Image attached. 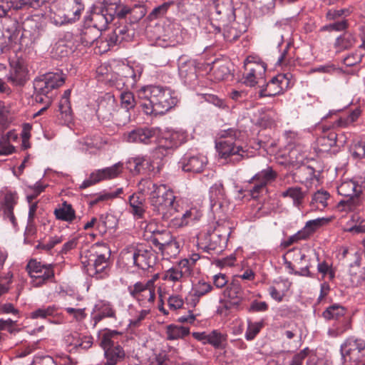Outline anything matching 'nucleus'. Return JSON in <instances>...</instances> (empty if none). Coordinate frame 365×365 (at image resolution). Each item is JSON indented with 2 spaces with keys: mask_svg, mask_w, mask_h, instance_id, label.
Here are the masks:
<instances>
[{
  "mask_svg": "<svg viewBox=\"0 0 365 365\" xmlns=\"http://www.w3.org/2000/svg\"><path fill=\"white\" fill-rule=\"evenodd\" d=\"M142 101L140 106L147 115H163L178 103L175 93L170 88L160 86H147L138 91Z\"/></svg>",
  "mask_w": 365,
  "mask_h": 365,
  "instance_id": "1",
  "label": "nucleus"
},
{
  "mask_svg": "<svg viewBox=\"0 0 365 365\" xmlns=\"http://www.w3.org/2000/svg\"><path fill=\"white\" fill-rule=\"evenodd\" d=\"M140 190L150 195V202L153 210L162 218L168 220L176 212L174 206L175 196L172 190L165 185H157L150 180H143L140 182Z\"/></svg>",
  "mask_w": 365,
  "mask_h": 365,
  "instance_id": "2",
  "label": "nucleus"
},
{
  "mask_svg": "<svg viewBox=\"0 0 365 365\" xmlns=\"http://www.w3.org/2000/svg\"><path fill=\"white\" fill-rule=\"evenodd\" d=\"M110 250L105 243H96L81 254V262L86 272L97 279L105 278L108 274Z\"/></svg>",
  "mask_w": 365,
  "mask_h": 365,
  "instance_id": "3",
  "label": "nucleus"
},
{
  "mask_svg": "<svg viewBox=\"0 0 365 365\" xmlns=\"http://www.w3.org/2000/svg\"><path fill=\"white\" fill-rule=\"evenodd\" d=\"M147 240L158 249L162 255L173 257L180 252V245L171 232L167 230H158L153 225L145 227Z\"/></svg>",
  "mask_w": 365,
  "mask_h": 365,
  "instance_id": "4",
  "label": "nucleus"
},
{
  "mask_svg": "<svg viewBox=\"0 0 365 365\" xmlns=\"http://www.w3.org/2000/svg\"><path fill=\"white\" fill-rule=\"evenodd\" d=\"M120 257L127 264H133L143 270L153 267L157 260L154 250L143 245L127 247L121 252Z\"/></svg>",
  "mask_w": 365,
  "mask_h": 365,
  "instance_id": "5",
  "label": "nucleus"
},
{
  "mask_svg": "<svg viewBox=\"0 0 365 365\" xmlns=\"http://www.w3.org/2000/svg\"><path fill=\"white\" fill-rule=\"evenodd\" d=\"M26 270L29 276L33 279L34 287H41L48 282H53L55 274L53 265L44 264L36 259H31L26 265Z\"/></svg>",
  "mask_w": 365,
  "mask_h": 365,
  "instance_id": "6",
  "label": "nucleus"
},
{
  "mask_svg": "<svg viewBox=\"0 0 365 365\" xmlns=\"http://www.w3.org/2000/svg\"><path fill=\"white\" fill-rule=\"evenodd\" d=\"M341 352L345 362H352L355 365L365 364L361 361L365 356V340L349 337L341 346Z\"/></svg>",
  "mask_w": 365,
  "mask_h": 365,
  "instance_id": "7",
  "label": "nucleus"
},
{
  "mask_svg": "<svg viewBox=\"0 0 365 365\" xmlns=\"http://www.w3.org/2000/svg\"><path fill=\"white\" fill-rule=\"evenodd\" d=\"M266 70L264 63L246 60L241 82L247 86L253 87L263 80Z\"/></svg>",
  "mask_w": 365,
  "mask_h": 365,
  "instance_id": "8",
  "label": "nucleus"
},
{
  "mask_svg": "<svg viewBox=\"0 0 365 365\" xmlns=\"http://www.w3.org/2000/svg\"><path fill=\"white\" fill-rule=\"evenodd\" d=\"M123 170V163L118 162L110 167L99 169L91 173L88 179L84 180L80 188L84 189L102 180L118 178Z\"/></svg>",
  "mask_w": 365,
  "mask_h": 365,
  "instance_id": "9",
  "label": "nucleus"
},
{
  "mask_svg": "<svg viewBox=\"0 0 365 365\" xmlns=\"http://www.w3.org/2000/svg\"><path fill=\"white\" fill-rule=\"evenodd\" d=\"M65 78L58 73H48L34 81V93L48 95L53 89L61 86Z\"/></svg>",
  "mask_w": 365,
  "mask_h": 365,
  "instance_id": "10",
  "label": "nucleus"
},
{
  "mask_svg": "<svg viewBox=\"0 0 365 365\" xmlns=\"http://www.w3.org/2000/svg\"><path fill=\"white\" fill-rule=\"evenodd\" d=\"M130 296L136 299L140 305L150 308L155 302V289L151 288L142 282H138L128 287Z\"/></svg>",
  "mask_w": 365,
  "mask_h": 365,
  "instance_id": "11",
  "label": "nucleus"
},
{
  "mask_svg": "<svg viewBox=\"0 0 365 365\" xmlns=\"http://www.w3.org/2000/svg\"><path fill=\"white\" fill-rule=\"evenodd\" d=\"M215 19L220 22L219 26L225 27L235 20V9L232 0H215Z\"/></svg>",
  "mask_w": 365,
  "mask_h": 365,
  "instance_id": "12",
  "label": "nucleus"
},
{
  "mask_svg": "<svg viewBox=\"0 0 365 365\" xmlns=\"http://www.w3.org/2000/svg\"><path fill=\"white\" fill-rule=\"evenodd\" d=\"M291 76L292 75L287 73H279L273 77L267 83L266 87L259 91V97L274 96L282 93L289 86Z\"/></svg>",
  "mask_w": 365,
  "mask_h": 365,
  "instance_id": "13",
  "label": "nucleus"
},
{
  "mask_svg": "<svg viewBox=\"0 0 365 365\" xmlns=\"http://www.w3.org/2000/svg\"><path fill=\"white\" fill-rule=\"evenodd\" d=\"M215 148L222 158L226 159L235 156V160L240 162L247 157V150L242 145L230 140H220L218 142H216Z\"/></svg>",
  "mask_w": 365,
  "mask_h": 365,
  "instance_id": "14",
  "label": "nucleus"
},
{
  "mask_svg": "<svg viewBox=\"0 0 365 365\" xmlns=\"http://www.w3.org/2000/svg\"><path fill=\"white\" fill-rule=\"evenodd\" d=\"M124 140L130 143L150 144L158 137V129L155 128H138L123 135Z\"/></svg>",
  "mask_w": 365,
  "mask_h": 365,
  "instance_id": "15",
  "label": "nucleus"
},
{
  "mask_svg": "<svg viewBox=\"0 0 365 365\" xmlns=\"http://www.w3.org/2000/svg\"><path fill=\"white\" fill-rule=\"evenodd\" d=\"M146 14L145 8L139 4L132 6L121 4L113 13V17L116 16L120 19H128L130 23H136L143 19Z\"/></svg>",
  "mask_w": 365,
  "mask_h": 365,
  "instance_id": "16",
  "label": "nucleus"
},
{
  "mask_svg": "<svg viewBox=\"0 0 365 365\" xmlns=\"http://www.w3.org/2000/svg\"><path fill=\"white\" fill-rule=\"evenodd\" d=\"M178 133H167L157 139V147L154 150V154L158 158H163L168 154L169 151L179 145Z\"/></svg>",
  "mask_w": 365,
  "mask_h": 365,
  "instance_id": "17",
  "label": "nucleus"
},
{
  "mask_svg": "<svg viewBox=\"0 0 365 365\" xmlns=\"http://www.w3.org/2000/svg\"><path fill=\"white\" fill-rule=\"evenodd\" d=\"M115 107L116 103L113 96L106 95L100 98L96 108V115L98 119L103 122L111 120Z\"/></svg>",
  "mask_w": 365,
  "mask_h": 365,
  "instance_id": "18",
  "label": "nucleus"
},
{
  "mask_svg": "<svg viewBox=\"0 0 365 365\" xmlns=\"http://www.w3.org/2000/svg\"><path fill=\"white\" fill-rule=\"evenodd\" d=\"M192 269L189 265V260L183 259L178 264L168 269L163 279L171 282H180L184 277H188L191 274Z\"/></svg>",
  "mask_w": 365,
  "mask_h": 365,
  "instance_id": "19",
  "label": "nucleus"
},
{
  "mask_svg": "<svg viewBox=\"0 0 365 365\" xmlns=\"http://www.w3.org/2000/svg\"><path fill=\"white\" fill-rule=\"evenodd\" d=\"M179 163L183 171L199 173L204 170L207 160L201 155L185 156Z\"/></svg>",
  "mask_w": 365,
  "mask_h": 365,
  "instance_id": "20",
  "label": "nucleus"
},
{
  "mask_svg": "<svg viewBox=\"0 0 365 365\" xmlns=\"http://www.w3.org/2000/svg\"><path fill=\"white\" fill-rule=\"evenodd\" d=\"M134 32L127 25L116 26L107 39L108 46L111 47L123 42L131 41Z\"/></svg>",
  "mask_w": 365,
  "mask_h": 365,
  "instance_id": "21",
  "label": "nucleus"
},
{
  "mask_svg": "<svg viewBox=\"0 0 365 365\" xmlns=\"http://www.w3.org/2000/svg\"><path fill=\"white\" fill-rule=\"evenodd\" d=\"M11 67L7 81L14 86H23L28 80L27 68L19 61L11 63Z\"/></svg>",
  "mask_w": 365,
  "mask_h": 365,
  "instance_id": "22",
  "label": "nucleus"
},
{
  "mask_svg": "<svg viewBox=\"0 0 365 365\" xmlns=\"http://www.w3.org/2000/svg\"><path fill=\"white\" fill-rule=\"evenodd\" d=\"M223 295L233 305H240L246 299V294L237 279L232 280L227 284L223 291Z\"/></svg>",
  "mask_w": 365,
  "mask_h": 365,
  "instance_id": "23",
  "label": "nucleus"
},
{
  "mask_svg": "<svg viewBox=\"0 0 365 365\" xmlns=\"http://www.w3.org/2000/svg\"><path fill=\"white\" fill-rule=\"evenodd\" d=\"M213 289V287L209 282L200 280L195 284L186 297V301L191 307H195L200 302V299Z\"/></svg>",
  "mask_w": 365,
  "mask_h": 365,
  "instance_id": "24",
  "label": "nucleus"
},
{
  "mask_svg": "<svg viewBox=\"0 0 365 365\" xmlns=\"http://www.w3.org/2000/svg\"><path fill=\"white\" fill-rule=\"evenodd\" d=\"M229 228L218 225L210 235V243L209 247L211 250H216L217 248H222L227 242L228 237L230 232L228 231Z\"/></svg>",
  "mask_w": 365,
  "mask_h": 365,
  "instance_id": "25",
  "label": "nucleus"
},
{
  "mask_svg": "<svg viewBox=\"0 0 365 365\" xmlns=\"http://www.w3.org/2000/svg\"><path fill=\"white\" fill-rule=\"evenodd\" d=\"M202 216V212L196 207H193L186 210L180 217H175L172 220L173 226L176 227H182L188 225L190 222H197Z\"/></svg>",
  "mask_w": 365,
  "mask_h": 365,
  "instance_id": "26",
  "label": "nucleus"
},
{
  "mask_svg": "<svg viewBox=\"0 0 365 365\" xmlns=\"http://www.w3.org/2000/svg\"><path fill=\"white\" fill-rule=\"evenodd\" d=\"M195 62L188 60L179 66V74L187 83H191L197 79Z\"/></svg>",
  "mask_w": 365,
  "mask_h": 365,
  "instance_id": "27",
  "label": "nucleus"
},
{
  "mask_svg": "<svg viewBox=\"0 0 365 365\" xmlns=\"http://www.w3.org/2000/svg\"><path fill=\"white\" fill-rule=\"evenodd\" d=\"M17 203L16 195L7 193L4 197V203L3 205L4 217L9 219L14 226H16V219L14 214V207Z\"/></svg>",
  "mask_w": 365,
  "mask_h": 365,
  "instance_id": "28",
  "label": "nucleus"
},
{
  "mask_svg": "<svg viewBox=\"0 0 365 365\" xmlns=\"http://www.w3.org/2000/svg\"><path fill=\"white\" fill-rule=\"evenodd\" d=\"M54 215L56 219L67 222H72L76 218V212L71 204L64 201L58 207L54 210Z\"/></svg>",
  "mask_w": 365,
  "mask_h": 365,
  "instance_id": "29",
  "label": "nucleus"
},
{
  "mask_svg": "<svg viewBox=\"0 0 365 365\" xmlns=\"http://www.w3.org/2000/svg\"><path fill=\"white\" fill-rule=\"evenodd\" d=\"M83 9L84 6L81 4V0L68 1L67 8L66 9V13L64 14V21L70 22L78 19Z\"/></svg>",
  "mask_w": 365,
  "mask_h": 365,
  "instance_id": "30",
  "label": "nucleus"
},
{
  "mask_svg": "<svg viewBox=\"0 0 365 365\" xmlns=\"http://www.w3.org/2000/svg\"><path fill=\"white\" fill-rule=\"evenodd\" d=\"M277 173L268 166L265 169L256 173L248 182H258L265 186L275 181Z\"/></svg>",
  "mask_w": 365,
  "mask_h": 365,
  "instance_id": "31",
  "label": "nucleus"
},
{
  "mask_svg": "<svg viewBox=\"0 0 365 365\" xmlns=\"http://www.w3.org/2000/svg\"><path fill=\"white\" fill-rule=\"evenodd\" d=\"M125 354L123 349L118 344L116 347H113L104 350V356L106 361L104 365H116L118 362L123 361Z\"/></svg>",
  "mask_w": 365,
  "mask_h": 365,
  "instance_id": "32",
  "label": "nucleus"
},
{
  "mask_svg": "<svg viewBox=\"0 0 365 365\" xmlns=\"http://www.w3.org/2000/svg\"><path fill=\"white\" fill-rule=\"evenodd\" d=\"M306 195L307 192L299 186L289 187L281 193V197H289L292 200L293 205L298 207L303 203Z\"/></svg>",
  "mask_w": 365,
  "mask_h": 365,
  "instance_id": "33",
  "label": "nucleus"
},
{
  "mask_svg": "<svg viewBox=\"0 0 365 365\" xmlns=\"http://www.w3.org/2000/svg\"><path fill=\"white\" fill-rule=\"evenodd\" d=\"M360 195L361 193H356L353 196L346 197L347 199L342 200L338 203L337 208L341 212L354 211L362 205L363 200Z\"/></svg>",
  "mask_w": 365,
  "mask_h": 365,
  "instance_id": "34",
  "label": "nucleus"
},
{
  "mask_svg": "<svg viewBox=\"0 0 365 365\" xmlns=\"http://www.w3.org/2000/svg\"><path fill=\"white\" fill-rule=\"evenodd\" d=\"M101 36L100 30L95 27L88 26L85 28L81 34V42L85 46H90L93 43H99L98 38Z\"/></svg>",
  "mask_w": 365,
  "mask_h": 365,
  "instance_id": "35",
  "label": "nucleus"
},
{
  "mask_svg": "<svg viewBox=\"0 0 365 365\" xmlns=\"http://www.w3.org/2000/svg\"><path fill=\"white\" fill-rule=\"evenodd\" d=\"M120 336V333L116 331L106 330L101 333L99 337L101 346L103 350L116 347V340Z\"/></svg>",
  "mask_w": 365,
  "mask_h": 365,
  "instance_id": "36",
  "label": "nucleus"
},
{
  "mask_svg": "<svg viewBox=\"0 0 365 365\" xmlns=\"http://www.w3.org/2000/svg\"><path fill=\"white\" fill-rule=\"evenodd\" d=\"M361 115V110L360 108H355L353 110L349 113V115L344 117H340L334 123V126L339 128H347L355 123Z\"/></svg>",
  "mask_w": 365,
  "mask_h": 365,
  "instance_id": "37",
  "label": "nucleus"
},
{
  "mask_svg": "<svg viewBox=\"0 0 365 365\" xmlns=\"http://www.w3.org/2000/svg\"><path fill=\"white\" fill-rule=\"evenodd\" d=\"M346 309L344 307L334 304L327 307L322 313L323 317L327 320H340L345 316Z\"/></svg>",
  "mask_w": 365,
  "mask_h": 365,
  "instance_id": "38",
  "label": "nucleus"
},
{
  "mask_svg": "<svg viewBox=\"0 0 365 365\" xmlns=\"http://www.w3.org/2000/svg\"><path fill=\"white\" fill-rule=\"evenodd\" d=\"M338 192L345 197L353 196L356 193H361V187L356 182L349 180L342 182L337 188Z\"/></svg>",
  "mask_w": 365,
  "mask_h": 365,
  "instance_id": "39",
  "label": "nucleus"
},
{
  "mask_svg": "<svg viewBox=\"0 0 365 365\" xmlns=\"http://www.w3.org/2000/svg\"><path fill=\"white\" fill-rule=\"evenodd\" d=\"M130 212L138 218H142L145 212L143 201L137 195H132L129 198Z\"/></svg>",
  "mask_w": 365,
  "mask_h": 365,
  "instance_id": "40",
  "label": "nucleus"
},
{
  "mask_svg": "<svg viewBox=\"0 0 365 365\" xmlns=\"http://www.w3.org/2000/svg\"><path fill=\"white\" fill-rule=\"evenodd\" d=\"M329 198L330 195L327 191L318 190L313 195L310 205L316 209L322 210L328 205Z\"/></svg>",
  "mask_w": 365,
  "mask_h": 365,
  "instance_id": "41",
  "label": "nucleus"
},
{
  "mask_svg": "<svg viewBox=\"0 0 365 365\" xmlns=\"http://www.w3.org/2000/svg\"><path fill=\"white\" fill-rule=\"evenodd\" d=\"M189 333L190 329L188 327L174 324H170L167 327L166 334L167 339L168 340L182 339L188 335Z\"/></svg>",
  "mask_w": 365,
  "mask_h": 365,
  "instance_id": "42",
  "label": "nucleus"
},
{
  "mask_svg": "<svg viewBox=\"0 0 365 365\" xmlns=\"http://www.w3.org/2000/svg\"><path fill=\"white\" fill-rule=\"evenodd\" d=\"M355 42L356 38L354 36L349 32H345L336 38L335 47L338 51H342L350 48L354 45Z\"/></svg>",
  "mask_w": 365,
  "mask_h": 365,
  "instance_id": "43",
  "label": "nucleus"
},
{
  "mask_svg": "<svg viewBox=\"0 0 365 365\" xmlns=\"http://www.w3.org/2000/svg\"><path fill=\"white\" fill-rule=\"evenodd\" d=\"M113 19V16L107 14L106 12L102 13H96L92 16L91 20L93 22V26L92 27H95L100 30V32L105 29L108 25V24Z\"/></svg>",
  "mask_w": 365,
  "mask_h": 365,
  "instance_id": "44",
  "label": "nucleus"
},
{
  "mask_svg": "<svg viewBox=\"0 0 365 365\" xmlns=\"http://www.w3.org/2000/svg\"><path fill=\"white\" fill-rule=\"evenodd\" d=\"M324 221L327 220L324 218H317L308 221L304 228L299 231V235H302V237L305 240L309 238L317 228L322 225Z\"/></svg>",
  "mask_w": 365,
  "mask_h": 365,
  "instance_id": "45",
  "label": "nucleus"
},
{
  "mask_svg": "<svg viewBox=\"0 0 365 365\" xmlns=\"http://www.w3.org/2000/svg\"><path fill=\"white\" fill-rule=\"evenodd\" d=\"M338 324L334 326L331 329H329V333L331 336H337L341 335L346 331L351 329V319L348 317H344L340 320H338Z\"/></svg>",
  "mask_w": 365,
  "mask_h": 365,
  "instance_id": "46",
  "label": "nucleus"
},
{
  "mask_svg": "<svg viewBox=\"0 0 365 365\" xmlns=\"http://www.w3.org/2000/svg\"><path fill=\"white\" fill-rule=\"evenodd\" d=\"M227 334L218 330H213L208 333L207 344L212 345L215 349H219L222 347L223 344L227 341Z\"/></svg>",
  "mask_w": 365,
  "mask_h": 365,
  "instance_id": "47",
  "label": "nucleus"
},
{
  "mask_svg": "<svg viewBox=\"0 0 365 365\" xmlns=\"http://www.w3.org/2000/svg\"><path fill=\"white\" fill-rule=\"evenodd\" d=\"M212 75L215 81H220L227 78L230 75V71L227 65L216 63L213 65Z\"/></svg>",
  "mask_w": 365,
  "mask_h": 365,
  "instance_id": "48",
  "label": "nucleus"
},
{
  "mask_svg": "<svg viewBox=\"0 0 365 365\" xmlns=\"http://www.w3.org/2000/svg\"><path fill=\"white\" fill-rule=\"evenodd\" d=\"M57 312V308L56 306H48L46 307H41L38 308L32 312H31V318L36 319H45L48 317L54 316Z\"/></svg>",
  "mask_w": 365,
  "mask_h": 365,
  "instance_id": "49",
  "label": "nucleus"
},
{
  "mask_svg": "<svg viewBox=\"0 0 365 365\" xmlns=\"http://www.w3.org/2000/svg\"><path fill=\"white\" fill-rule=\"evenodd\" d=\"M225 192L222 183H215L210 190V198L212 205H214L220 200L225 198Z\"/></svg>",
  "mask_w": 365,
  "mask_h": 365,
  "instance_id": "50",
  "label": "nucleus"
},
{
  "mask_svg": "<svg viewBox=\"0 0 365 365\" xmlns=\"http://www.w3.org/2000/svg\"><path fill=\"white\" fill-rule=\"evenodd\" d=\"M337 134L334 131H330L327 134H324L318 139V143L324 150H329L336 144Z\"/></svg>",
  "mask_w": 365,
  "mask_h": 365,
  "instance_id": "51",
  "label": "nucleus"
},
{
  "mask_svg": "<svg viewBox=\"0 0 365 365\" xmlns=\"http://www.w3.org/2000/svg\"><path fill=\"white\" fill-rule=\"evenodd\" d=\"M61 118L65 123H69L73 120L72 110L70 101L61 100L58 105Z\"/></svg>",
  "mask_w": 365,
  "mask_h": 365,
  "instance_id": "52",
  "label": "nucleus"
},
{
  "mask_svg": "<svg viewBox=\"0 0 365 365\" xmlns=\"http://www.w3.org/2000/svg\"><path fill=\"white\" fill-rule=\"evenodd\" d=\"M11 121L12 117L9 108L0 102V133L6 130Z\"/></svg>",
  "mask_w": 365,
  "mask_h": 365,
  "instance_id": "53",
  "label": "nucleus"
},
{
  "mask_svg": "<svg viewBox=\"0 0 365 365\" xmlns=\"http://www.w3.org/2000/svg\"><path fill=\"white\" fill-rule=\"evenodd\" d=\"M217 135L219 138V140H230L231 141H232V140H235V141H237L242 135V132L240 130L230 128L220 130L217 133Z\"/></svg>",
  "mask_w": 365,
  "mask_h": 365,
  "instance_id": "54",
  "label": "nucleus"
},
{
  "mask_svg": "<svg viewBox=\"0 0 365 365\" xmlns=\"http://www.w3.org/2000/svg\"><path fill=\"white\" fill-rule=\"evenodd\" d=\"M64 309L66 312L73 317L76 322H81L86 319L87 314L86 313V308L78 307L77 305L71 307H66Z\"/></svg>",
  "mask_w": 365,
  "mask_h": 365,
  "instance_id": "55",
  "label": "nucleus"
},
{
  "mask_svg": "<svg viewBox=\"0 0 365 365\" xmlns=\"http://www.w3.org/2000/svg\"><path fill=\"white\" fill-rule=\"evenodd\" d=\"M81 337L79 333L73 332L70 333L65 336L64 341L68 347L70 348L69 351L77 350L81 345Z\"/></svg>",
  "mask_w": 365,
  "mask_h": 365,
  "instance_id": "56",
  "label": "nucleus"
},
{
  "mask_svg": "<svg viewBox=\"0 0 365 365\" xmlns=\"http://www.w3.org/2000/svg\"><path fill=\"white\" fill-rule=\"evenodd\" d=\"M120 97L121 105L126 109V113H128L129 109L134 108L135 105V101L132 92L123 91L120 93Z\"/></svg>",
  "mask_w": 365,
  "mask_h": 365,
  "instance_id": "57",
  "label": "nucleus"
},
{
  "mask_svg": "<svg viewBox=\"0 0 365 365\" xmlns=\"http://www.w3.org/2000/svg\"><path fill=\"white\" fill-rule=\"evenodd\" d=\"M262 327L263 323L261 322L254 323L250 322L245 332V339L249 341L254 339L257 334L260 331Z\"/></svg>",
  "mask_w": 365,
  "mask_h": 365,
  "instance_id": "58",
  "label": "nucleus"
},
{
  "mask_svg": "<svg viewBox=\"0 0 365 365\" xmlns=\"http://www.w3.org/2000/svg\"><path fill=\"white\" fill-rule=\"evenodd\" d=\"M10 3L8 1L4 2L3 1L0 2V18L6 16L11 7L16 10H18L21 9L23 5L26 4L24 0H20V5H14L12 1H11Z\"/></svg>",
  "mask_w": 365,
  "mask_h": 365,
  "instance_id": "59",
  "label": "nucleus"
},
{
  "mask_svg": "<svg viewBox=\"0 0 365 365\" xmlns=\"http://www.w3.org/2000/svg\"><path fill=\"white\" fill-rule=\"evenodd\" d=\"M83 144L87 148H99L101 146V138L98 135L86 136L83 140Z\"/></svg>",
  "mask_w": 365,
  "mask_h": 365,
  "instance_id": "60",
  "label": "nucleus"
},
{
  "mask_svg": "<svg viewBox=\"0 0 365 365\" xmlns=\"http://www.w3.org/2000/svg\"><path fill=\"white\" fill-rule=\"evenodd\" d=\"M317 270L323 275V277L328 274L330 279H333L335 277V273L331 269V266L325 261L319 262L317 265Z\"/></svg>",
  "mask_w": 365,
  "mask_h": 365,
  "instance_id": "61",
  "label": "nucleus"
},
{
  "mask_svg": "<svg viewBox=\"0 0 365 365\" xmlns=\"http://www.w3.org/2000/svg\"><path fill=\"white\" fill-rule=\"evenodd\" d=\"M120 4V0H103V12L113 16V13Z\"/></svg>",
  "mask_w": 365,
  "mask_h": 365,
  "instance_id": "62",
  "label": "nucleus"
},
{
  "mask_svg": "<svg viewBox=\"0 0 365 365\" xmlns=\"http://www.w3.org/2000/svg\"><path fill=\"white\" fill-rule=\"evenodd\" d=\"M14 147L11 145L6 137L0 138V155H8L14 153Z\"/></svg>",
  "mask_w": 365,
  "mask_h": 365,
  "instance_id": "63",
  "label": "nucleus"
},
{
  "mask_svg": "<svg viewBox=\"0 0 365 365\" xmlns=\"http://www.w3.org/2000/svg\"><path fill=\"white\" fill-rule=\"evenodd\" d=\"M351 154L355 158L365 157V142L359 141L356 143L351 148Z\"/></svg>",
  "mask_w": 365,
  "mask_h": 365,
  "instance_id": "64",
  "label": "nucleus"
}]
</instances>
